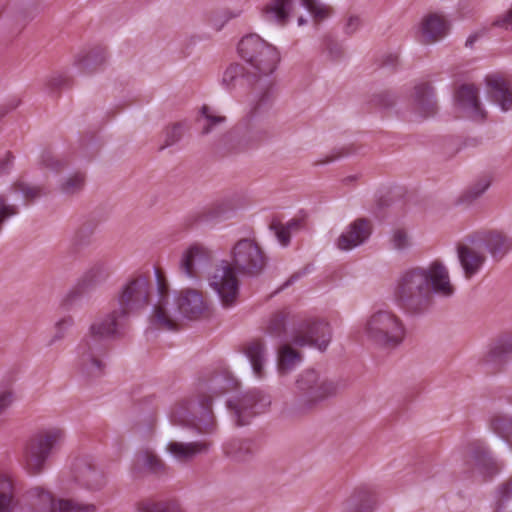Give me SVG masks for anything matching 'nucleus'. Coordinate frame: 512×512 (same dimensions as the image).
<instances>
[{
    "instance_id": "22",
    "label": "nucleus",
    "mask_w": 512,
    "mask_h": 512,
    "mask_svg": "<svg viewBox=\"0 0 512 512\" xmlns=\"http://www.w3.org/2000/svg\"><path fill=\"white\" fill-rule=\"evenodd\" d=\"M211 261L210 251L198 244L188 247L179 262L180 271L188 278H197Z\"/></svg>"
},
{
    "instance_id": "59",
    "label": "nucleus",
    "mask_w": 512,
    "mask_h": 512,
    "mask_svg": "<svg viewBox=\"0 0 512 512\" xmlns=\"http://www.w3.org/2000/svg\"><path fill=\"white\" fill-rule=\"evenodd\" d=\"M493 473H494V470L488 472L489 475H493Z\"/></svg>"
},
{
    "instance_id": "1",
    "label": "nucleus",
    "mask_w": 512,
    "mask_h": 512,
    "mask_svg": "<svg viewBox=\"0 0 512 512\" xmlns=\"http://www.w3.org/2000/svg\"><path fill=\"white\" fill-rule=\"evenodd\" d=\"M454 293L449 268L440 259L403 271L393 289L397 305L411 312L426 309L433 295L450 298Z\"/></svg>"
},
{
    "instance_id": "48",
    "label": "nucleus",
    "mask_w": 512,
    "mask_h": 512,
    "mask_svg": "<svg viewBox=\"0 0 512 512\" xmlns=\"http://www.w3.org/2000/svg\"><path fill=\"white\" fill-rule=\"evenodd\" d=\"M40 165L54 172L60 171L64 167V162L57 159L51 152H43L40 158Z\"/></svg>"
},
{
    "instance_id": "2",
    "label": "nucleus",
    "mask_w": 512,
    "mask_h": 512,
    "mask_svg": "<svg viewBox=\"0 0 512 512\" xmlns=\"http://www.w3.org/2000/svg\"><path fill=\"white\" fill-rule=\"evenodd\" d=\"M226 391L227 381L221 376L201 383L195 393L182 398L172 406L169 413L170 422L200 436L215 434L218 425L213 412V399Z\"/></svg>"
},
{
    "instance_id": "13",
    "label": "nucleus",
    "mask_w": 512,
    "mask_h": 512,
    "mask_svg": "<svg viewBox=\"0 0 512 512\" xmlns=\"http://www.w3.org/2000/svg\"><path fill=\"white\" fill-rule=\"evenodd\" d=\"M232 267L244 274L257 275L265 267L266 259L260 247L251 239H241L231 251Z\"/></svg>"
},
{
    "instance_id": "29",
    "label": "nucleus",
    "mask_w": 512,
    "mask_h": 512,
    "mask_svg": "<svg viewBox=\"0 0 512 512\" xmlns=\"http://www.w3.org/2000/svg\"><path fill=\"white\" fill-rule=\"evenodd\" d=\"M293 7V0H270L261 9L262 18L280 26L285 25Z\"/></svg>"
},
{
    "instance_id": "3",
    "label": "nucleus",
    "mask_w": 512,
    "mask_h": 512,
    "mask_svg": "<svg viewBox=\"0 0 512 512\" xmlns=\"http://www.w3.org/2000/svg\"><path fill=\"white\" fill-rule=\"evenodd\" d=\"M123 313L114 309L95 319L89 326L87 337L77 347L76 366L82 375L97 377L103 373L104 348L100 342L122 335L127 320Z\"/></svg>"
},
{
    "instance_id": "38",
    "label": "nucleus",
    "mask_w": 512,
    "mask_h": 512,
    "mask_svg": "<svg viewBox=\"0 0 512 512\" xmlns=\"http://www.w3.org/2000/svg\"><path fill=\"white\" fill-rule=\"evenodd\" d=\"M236 129L237 131H243L244 136L249 140H258L265 133V130L256 119V111L244 117Z\"/></svg>"
},
{
    "instance_id": "31",
    "label": "nucleus",
    "mask_w": 512,
    "mask_h": 512,
    "mask_svg": "<svg viewBox=\"0 0 512 512\" xmlns=\"http://www.w3.org/2000/svg\"><path fill=\"white\" fill-rule=\"evenodd\" d=\"M245 355L249 360L255 377L262 379L265 376L267 363V350L262 340H253L245 348Z\"/></svg>"
},
{
    "instance_id": "49",
    "label": "nucleus",
    "mask_w": 512,
    "mask_h": 512,
    "mask_svg": "<svg viewBox=\"0 0 512 512\" xmlns=\"http://www.w3.org/2000/svg\"><path fill=\"white\" fill-rule=\"evenodd\" d=\"M15 400V395L12 389H0V417L12 406Z\"/></svg>"
},
{
    "instance_id": "51",
    "label": "nucleus",
    "mask_w": 512,
    "mask_h": 512,
    "mask_svg": "<svg viewBox=\"0 0 512 512\" xmlns=\"http://www.w3.org/2000/svg\"><path fill=\"white\" fill-rule=\"evenodd\" d=\"M362 26V20L358 15H349L344 24V31L346 34L352 35L356 33Z\"/></svg>"
},
{
    "instance_id": "27",
    "label": "nucleus",
    "mask_w": 512,
    "mask_h": 512,
    "mask_svg": "<svg viewBox=\"0 0 512 512\" xmlns=\"http://www.w3.org/2000/svg\"><path fill=\"white\" fill-rule=\"evenodd\" d=\"M376 495L367 488L355 490L343 503L340 512H374Z\"/></svg>"
},
{
    "instance_id": "37",
    "label": "nucleus",
    "mask_w": 512,
    "mask_h": 512,
    "mask_svg": "<svg viewBox=\"0 0 512 512\" xmlns=\"http://www.w3.org/2000/svg\"><path fill=\"white\" fill-rule=\"evenodd\" d=\"M301 355L288 344L278 349L277 368L280 374H288L301 363Z\"/></svg>"
},
{
    "instance_id": "54",
    "label": "nucleus",
    "mask_w": 512,
    "mask_h": 512,
    "mask_svg": "<svg viewBox=\"0 0 512 512\" xmlns=\"http://www.w3.org/2000/svg\"><path fill=\"white\" fill-rule=\"evenodd\" d=\"M501 499H508L512 496V481L504 484L499 489Z\"/></svg>"
},
{
    "instance_id": "11",
    "label": "nucleus",
    "mask_w": 512,
    "mask_h": 512,
    "mask_svg": "<svg viewBox=\"0 0 512 512\" xmlns=\"http://www.w3.org/2000/svg\"><path fill=\"white\" fill-rule=\"evenodd\" d=\"M27 497L34 504V510L29 512H96V506L92 503L55 498L50 491L40 486L29 489Z\"/></svg>"
},
{
    "instance_id": "36",
    "label": "nucleus",
    "mask_w": 512,
    "mask_h": 512,
    "mask_svg": "<svg viewBox=\"0 0 512 512\" xmlns=\"http://www.w3.org/2000/svg\"><path fill=\"white\" fill-rule=\"evenodd\" d=\"M491 186V179L488 176L481 177L466 187L458 196L456 203L470 206L474 204Z\"/></svg>"
},
{
    "instance_id": "56",
    "label": "nucleus",
    "mask_w": 512,
    "mask_h": 512,
    "mask_svg": "<svg viewBox=\"0 0 512 512\" xmlns=\"http://www.w3.org/2000/svg\"><path fill=\"white\" fill-rule=\"evenodd\" d=\"M480 36L481 35L479 33L469 35L468 38L466 39L465 46L472 48L474 44L477 42V40L480 38Z\"/></svg>"
},
{
    "instance_id": "16",
    "label": "nucleus",
    "mask_w": 512,
    "mask_h": 512,
    "mask_svg": "<svg viewBox=\"0 0 512 512\" xmlns=\"http://www.w3.org/2000/svg\"><path fill=\"white\" fill-rule=\"evenodd\" d=\"M494 262H500L512 253V233L503 229H483L472 233Z\"/></svg>"
},
{
    "instance_id": "41",
    "label": "nucleus",
    "mask_w": 512,
    "mask_h": 512,
    "mask_svg": "<svg viewBox=\"0 0 512 512\" xmlns=\"http://www.w3.org/2000/svg\"><path fill=\"white\" fill-rule=\"evenodd\" d=\"M300 220L292 219L286 224L273 223L271 229L274 230L278 242L282 246H287L290 243L291 234L300 229Z\"/></svg>"
},
{
    "instance_id": "9",
    "label": "nucleus",
    "mask_w": 512,
    "mask_h": 512,
    "mask_svg": "<svg viewBox=\"0 0 512 512\" xmlns=\"http://www.w3.org/2000/svg\"><path fill=\"white\" fill-rule=\"evenodd\" d=\"M64 439L65 431L58 427L47 428L34 435L23 449V468L31 475L42 473L53 450Z\"/></svg>"
},
{
    "instance_id": "6",
    "label": "nucleus",
    "mask_w": 512,
    "mask_h": 512,
    "mask_svg": "<svg viewBox=\"0 0 512 512\" xmlns=\"http://www.w3.org/2000/svg\"><path fill=\"white\" fill-rule=\"evenodd\" d=\"M362 333L367 342L381 350L398 348L406 337L403 319L394 311L379 308L363 321Z\"/></svg>"
},
{
    "instance_id": "43",
    "label": "nucleus",
    "mask_w": 512,
    "mask_h": 512,
    "mask_svg": "<svg viewBox=\"0 0 512 512\" xmlns=\"http://www.w3.org/2000/svg\"><path fill=\"white\" fill-rule=\"evenodd\" d=\"M141 512H183L175 500L146 501L140 507Z\"/></svg>"
},
{
    "instance_id": "30",
    "label": "nucleus",
    "mask_w": 512,
    "mask_h": 512,
    "mask_svg": "<svg viewBox=\"0 0 512 512\" xmlns=\"http://www.w3.org/2000/svg\"><path fill=\"white\" fill-rule=\"evenodd\" d=\"M34 510V504L29 499V505H19L13 493V484L9 477L0 475V512H29Z\"/></svg>"
},
{
    "instance_id": "46",
    "label": "nucleus",
    "mask_w": 512,
    "mask_h": 512,
    "mask_svg": "<svg viewBox=\"0 0 512 512\" xmlns=\"http://www.w3.org/2000/svg\"><path fill=\"white\" fill-rule=\"evenodd\" d=\"M234 214V208L228 201L216 203L207 212V218L211 220H224Z\"/></svg>"
},
{
    "instance_id": "17",
    "label": "nucleus",
    "mask_w": 512,
    "mask_h": 512,
    "mask_svg": "<svg viewBox=\"0 0 512 512\" xmlns=\"http://www.w3.org/2000/svg\"><path fill=\"white\" fill-rule=\"evenodd\" d=\"M331 339V329L324 321H307L293 334L292 343L298 346H314L325 350Z\"/></svg>"
},
{
    "instance_id": "52",
    "label": "nucleus",
    "mask_w": 512,
    "mask_h": 512,
    "mask_svg": "<svg viewBox=\"0 0 512 512\" xmlns=\"http://www.w3.org/2000/svg\"><path fill=\"white\" fill-rule=\"evenodd\" d=\"M74 325V320L71 316H66L61 319H59L55 325L54 329H57L58 331H61L63 334L66 335V332Z\"/></svg>"
},
{
    "instance_id": "15",
    "label": "nucleus",
    "mask_w": 512,
    "mask_h": 512,
    "mask_svg": "<svg viewBox=\"0 0 512 512\" xmlns=\"http://www.w3.org/2000/svg\"><path fill=\"white\" fill-rule=\"evenodd\" d=\"M270 405L271 397L259 390L245 392L228 402L238 425L248 424L252 417L266 411Z\"/></svg>"
},
{
    "instance_id": "39",
    "label": "nucleus",
    "mask_w": 512,
    "mask_h": 512,
    "mask_svg": "<svg viewBox=\"0 0 512 512\" xmlns=\"http://www.w3.org/2000/svg\"><path fill=\"white\" fill-rule=\"evenodd\" d=\"M187 129L188 125L186 122H176L166 126L162 131L160 149H165L179 142Z\"/></svg>"
},
{
    "instance_id": "5",
    "label": "nucleus",
    "mask_w": 512,
    "mask_h": 512,
    "mask_svg": "<svg viewBox=\"0 0 512 512\" xmlns=\"http://www.w3.org/2000/svg\"><path fill=\"white\" fill-rule=\"evenodd\" d=\"M296 400L285 409L288 417L296 418L312 411L318 404L337 393V385L316 370L300 373L295 381Z\"/></svg>"
},
{
    "instance_id": "8",
    "label": "nucleus",
    "mask_w": 512,
    "mask_h": 512,
    "mask_svg": "<svg viewBox=\"0 0 512 512\" xmlns=\"http://www.w3.org/2000/svg\"><path fill=\"white\" fill-rule=\"evenodd\" d=\"M237 51L260 82L270 85L269 77L276 70L280 60L277 49L259 35L249 34L239 41Z\"/></svg>"
},
{
    "instance_id": "12",
    "label": "nucleus",
    "mask_w": 512,
    "mask_h": 512,
    "mask_svg": "<svg viewBox=\"0 0 512 512\" xmlns=\"http://www.w3.org/2000/svg\"><path fill=\"white\" fill-rule=\"evenodd\" d=\"M149 287L148 279L142 275L129 279L119 291L117 309L127 318L129 314L145 309L149 303Z\"/></svg>"
},
{
    "instance_id": "58",
    "label": "nucleus",
    "mask_w": 512,
    "mask_h": 512,
    "mask_svg": "<svg viewBox=\"0 0 512 512\" xmlns=\"http://www.w3.org/2000/svg\"><path fill=\"white\" fill-rule=\"evenodd\" d=\"M239 14H240V13H239V12H237V13H235V14L231 15V16L229 17V19H231L232 17H237V16H239ZM227 20H228V18L226 19V21H227Z\"/></svg>"
},
{
    "instance_id": "24",
    "label": "nucleus",
    "mask_w": 512,
    "mask_h": 512,
    "mask_svg": "<svg viewBox=\"0 0 512 512\" xmlns=\"http://www.w3.org/2000/svg\"><path fill=\"white\" fill-rule=\"evenodd\" d=\"M260 83L249 69L239 63H232L223 71L220 84L227 91H235Z\"/></svg>"
},
{
    "instance_id": "53",
    "label": "nucleus",
    "mask_w": 512,
    "mask_h": 512,
    "mask_svg": "<svg viewBox=\"0 0 512 512\" xmlns=\"http://www.w3.org/2000/svg\"><path fill=\"white\" fill-rule=\"evenodd\" d=\"M477 448L481 450L482 454L481 457H479L477 455V450L474 451V458L477 460L478 464L482 466L491 465V458L489 456V452L481 446H478Z\"/></svg>"
},
{
    "instance_id": "50",
    "label": "nucleus",
    "mask_w": 512,
    "mask_h": 512,
    "mask_svg": "<svg viewBox=\"0 0 512 512\" xmlns=\"http://www.w3.org/2000/svg\"><path fill=\"white\" fill-rule=\"evenodd\" d=\"M70 83V79L67 75L63 73H54L47 79V86L50 89H58L65 86H68Z\"/></svg>"
},
{
    "instance_id": "55",
    "label": "nucleus",
    "mask_w": 512,
    "mask_h": 512,
    "mask_svg": "<svg viewBox=\"0 0 512 512\" xmlns=\"http://www.w3.org/2000/svg\"><path fill=\"white\" fill-rule=\"evenodd\" d=\"M65 337V334H63L61 331H58L57 329H54V333L51 336V338L48 341V345L52 346L56 342L61 341Z\"/></svg>"
},
{
    "instance_id": "32",
    "label": "nucleus",
    "mask_w": 512,
    "mask_h": 512,
    "mask_svg": "<svg viewBox=\"0 0 512 512\" xmlns=\"http://www.w3.org/2000/svg\"><path fill=\"white\" fill-rule=\"evenodd\" d=\"M106 61V52L101 47L83 49L74 57V65L84 71L92 72Z\"/></svg>"
},
{
    "instance_id": "7",
    "label": "nucleus",
    "mask_w": 512,
    "mask_h": 512,
    "mask_svg": "<svg viewBox=\"0 0 512 512\" xmlns=\"http://www.w3.org/2000/svg\"><path fill=\"white\" fill-rule=\"evenodd\" d=\"M107 484L106 474L98 467L96 458L88 453L74 456L68 470L59 480V490L64 494H74L78 490L101 491Z\"/></svg>"
},
{
    "instance_id": "23",
    "label": "nucleus",
    "mask_w": 512,
    "mask_h": 512,
    "mask_svg": "<svg viewBox=\"0 0 512 512\" xmlns=\"http://www.w3.org/2000/svg\"><path fill=\"white\" fill-rule=\"evenodd\" d=\"M212 446L209 440L181 442L171 440L165 446V451L178 463L188 464L198 455L207 454Z\"/></svg>"
},
{
    "instance_id": "45",
    "label": "nucleus",
    "mask_w": 512,
    "mask_h": 512,
    "mask_svg": "<svg viewBox=\"0 0 512 512\" xmlns=\"http://www.w3.org/2000/svg\"><path fill=\"white\" fill-rule=\"evenodd\" d=\"M286 319L287 314L283 311L273 314L268 323V333L273 337L283 339L285 336Z\"/></svg>"
},
{
    "instance_id": "44",
    "label": "nucleus",
    "mask_w": 512,
    "mask_h": 512,
    "mask_svg": "<svg viewBox=\"0 0 512 512\" xmlns=\"http://www.w3.org/2000/svg\"><path fill=\"white\" fill-rule=\"evenodd\" d=\"M302 5L315 21H322L331 14V8L319 0H302Z\"/></svg>"
},
{
    "instance_id": "40",
    "label": "nucleus",
    "mask_w": 512,
    "mask_h": 512,
    "mask_svg": "<svg viewBox=\"0 0 512 512\" xmlns=\"http://www.w3.org/2000/svg\"><path fill=\"white\" fill-rule=\"evenodd\" d=\"M492 430L502 438L506 443L512 446V418L503 415L496 414L491 419Z\"/></svg>"
},
{
    "instance_id": "10",
    "label": "nucleus",
    "mask_w": 512,
    "mask_h": 512,
    "mask_svg": "<svg viewBox=\"0 0 512 512\" xmlns=\"http://www.w3.org/2000/svg\"><path fill=\"white\" fill-rule=\"evenodd\" d=\"M208 285L223 308L229 309L236 305L240 294V281L228 261H222L214 268L208 277Z\"/></svg>"
},
{
    "instance_id": "35",
    "label": "nucleus",
    "mask_w": 512,
    "mask_h": 512,
    "mask_svg": "<svg viewBox=\"0 0 512 512\" xmlns=\"http://www.w3.org/2000/svg\"><path fill=\"white\" fill-rule=\"evenodd\" d=\"M141 468L154 474H164L168 470L166 463L154 451L149 449L140 451L136 455L133 472L136 473Z\"/></svg>"
},
{
    "instance_id": "33",
    "label": "nucleus",
    "mask_w": 512,
    "mask_h": 512,
    "mask_svg": "<svg viewBox=\"0 0 512 512\" xmlns=\"http://www.w3.org/2000/svg\"><path fill=\"white\" fill-rule=\"evenodd\" d=\"M111 275V268L104 262L93 264L82 275L79 286L82 290H89L105 283Z\"/></svg>"
},
{
    "instance_id": "20",
    "label": "nucleus",
    "mask_w": 512,
    "mask_h": 512,
    "mask_svg": "<svg viewBox=\"0 0 512 512\" xmlns=\"http://www.w3.org/2000/svg\"><path fill=\"white\" fill-rule=\"evenodd\" d=\"M487 96L501 112L512 111V84L499 74L485 77Z\"/></svg>"
},
{
    "instance_id": "19",
    "label": "nucleus",
    "mask_w": 512,
    "mask_h": 512,
    "mask_svg": "<svg viewBox=\"0 0 512 512\" xmlns=\"http://www.w3.org/2000/svg\"><path fill=\"white\" fill-rule=\"evenodd\" d=\"M371 233V222L359 218L345 227L337 238L335 245L341 251H350L363 245L370 238Z\"/></svg>"
},
{
    "instance_id": "57",
    "label": "nucleus",
    "mask_w": 512,
    "mask_h": 512,
    "mask_svg": "<svg viewBox=\"0 0 512 512\" xmlns=\"http://www.w3.org/2000/svg\"><path fill=\"white\" fill-rule=\"evenodd\" d=\"M306 23V19H304L303 17H299L298 18V25L299 26H302Z\"/></svg>"
},
{
    "instance_id": "28",
    "label": "nucleus",
    "mask_w": 512,
    "mask_h": 512,
    "mask_svg": "<svg viewBox=\"0 0 512 512\" xmlns=\"http://www.w3.org/2000/svg\"><path fill=\"white\" fill-rule=\"evenodd\" d=\"M196 121L200 126V133L209 135L220 132L227 122V117L217 108L205 104L201 106Z\"/></svg>"
},
{
    "instance_id": "14",
    "label": "nucleus",
    "mask_w": 512,
    "mask_h": 512,
    "mask_svg": "<svg viewBox=\"0 0 512 512\" xmlns=\"http://www.w3.org/2000/svg\"><path fill=\"white\" fill-rule=\"evenodd\" d=\"M471 233L456 246L457 260L466 280L477 276L487 263V255Z\"/></svg>"
},
{
    "instance_id": "18",
    "label": "nucleus",
    "mask_w": 512,
    "mask_h": 512,
    "mask_svg": "<svg viewBox=\"0 0 512 512\" xmlns=\"http://www.w3.org/2000/svg\"><path fill=\"white\" fill-rule=\"evenodd\" d=\"M457 112L465 118L480 121L486 117V112L479 99V90L473 84L461 85L454 96Z\"/></svg>"
},
{
    "instance_id": "34",
    "label": "nucleus",
    "mask_w": 512,
    "mask_h": 512,
    "mask_svg": "<svg viewBox=\"0 0 512 512\" xmlns=\"http://www.w3.org/2000/svg\"><path fill=\"white\" fill-rule=\"evenodd\" d=\"M222 450L224 455L234 462H244L253 456L252 442L247 439H231L226 441Z\"/></svg>"
},
{
    "instance_id": "42",
    "label": "nucleus",
    "mask_w": 512,
    "mask_h": 512,
    "mask_svg": "<svg viewBox=\"0 0 512 512\" xmlns=\"http://www.w3.org/2000/svg\"><path fill=\"white\" fill-rule=\"evenodd\" d=\"M85 185V175L81 172L73 173L65 177L59 184V191L66 195H74L80 192Z\"/></svg>"
},
{
    "instance_id": "47",
    "label": "nucleus",
    "mask_w": 512,
    "mask_h": 512,
    "mask_svg": "<svg viewBox=\"0 0 512 512\" xmlns=\"http://www.w3.org/2000/svg\"><path fill=\"white\" fill-rule=\"evenodd\" d=\"M392 247L396 250H405L410 247L411 240L408 233L403 229H396L391 235Z\"/></svg>"
},
{
    "instance_id": "25",
    "label": "nucleus",
    "mask_w": 512,
    "mask_h": 512,
    "mask_svg": "<svg viewBox=\"0 0 512 512\" xmlns=\"http://www.w3.org/2000/svg\"><path fill=\"white\" fill-rule=\"evenodd\" d=\"M511 356L512 335H503L486 347L481 361L494 368H500L511 359Z\"/></svg>"
},
{
    "instance_id": "26",
    "label": "nucleus",
    "mask_w": 512,
    "mask_h": 512,
    "mask_svg": "<svg viewBox=\"0 0 512 512\" xmlns=\"http://www.w3.org/2000/svg\"><path fill=\"white\" fill-rule=\"evenodd\" d=\"M413 109L421 117H430L437 112V102L431 85L420 83L412 94Z\"/></svg>"
},
{
    "instance_id": "21",
    "label": "nucleus",
    "mask_w": 512,
    "mask_h": 512,
    "mask_svg": "<svg viewBox=\"0 0 512 512\" xmlns=\"http://www.w3.org/2000/svg\"><path fill=\"white\" fill-rule=\"evenodd\" d=\"M450 27V21L443 13H428L419 23L421 41L426 44L436 43L449 34Z\"/></svg>"
},
{
    "instance_id": "4",
    "label": "nucleus",
    "mask_w": 512,
    "mask_h": 512,
    "mask_svg": "<svg viewBox=\"0 0 512 512\" xmlns=\"http://www.w3.org/2000/svg\"><path fill=\"white\" fill-rule=\"evenodd\" d=\"M158 294L153 305V322L162 329L176 330L184 318L197 317L208 309L202 294L195 289L182 290L171 298L167 286L159 284Z\"/></svg>"
}]
</instances>
